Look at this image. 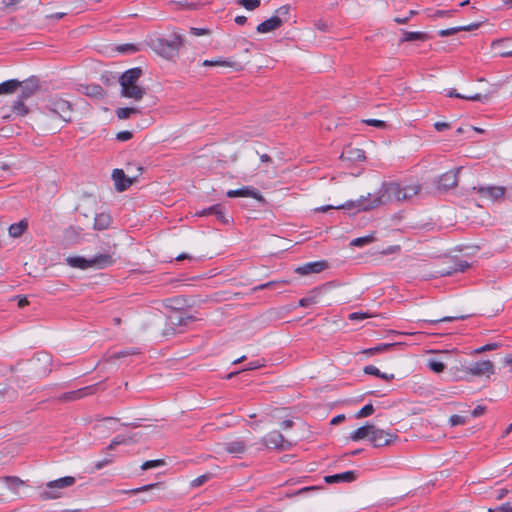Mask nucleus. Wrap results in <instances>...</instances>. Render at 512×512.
<instances>
[{"label":"nucleus","mask_w":512,"mask_h":512,"mask_svg":"<svg viewBox=\"0 0 512 512\" xmlns=\"http://www.w3.org/2000/svg\"><path fill=\"white\" fill-rule=\"evenodd\" d=\"M247 21V18L243 15H239L235 17V23L238 25H244Z\"/></svg>","instance_id":"338daca9"},{"label":"nucleus","mask_w":512,"mask_h":512,"mask_svg":"<svg viewBox=\"0 0 512 512\" xmlns=\"http://www.w3.org/2000/svg\"><path fill=\"white\" fill-rule=\"evenodd\" d=\"M357 477L358 474L356 471H345L334 475H327L324 477V481L327 484L351 483L354 482Z\"/></svg>","instance_id":"f8f14e48"},{"label":"nucleus","mask_w":512,"mask_h":512,"mask_svg":"<svg viewBox=\"0 0 512 512\" xmlns=\"http://www.w3.org/2000/svg\"><path fill=\"white\" fill-rule=\"evenodd\" d=\"M469 267V264L466 261L458 260L455 263V268L453 269V272H464Z\"/></svg>","instance_id":"6e6d98bb"},{"label":"nucleus","mask_w":512,"mask_h":512,"mask_svg":"<svg viewBox=\"0 0 512 512\" xmlns=\"http://www.w3.org/2000/svg\"><path fill=\"white\" fill-rule=\"evenodd\" d=\"M160 486H161V483H152V484L144 485V486H141V487H138V488H134V489H131V490H127V491H124V492L128 493V494L136 495V494L142 493V492H150V491H152L154 489L160 488Z\"/></svg>","instance_id":"2f4dec72"},{"label":"nucleus","mask_w":512,"mask_h":512,"mask_svg":"<svg viewBox=\"0 0 512 512\" xmlns=\"http://www.w3.org/2000/svg\"><path fill=\"white\" fill-rule=\"evenodd\" d=\"M223 448L230 454H242L246 449V444L242 440H233L223 444Z\"/></svg>","instance_id":"6ab92c4d"},{"label":"nucleus","mask_w":512,"mask_h":512,"mask_svg":"<svg viewBox=\"0 0 512 512\" xmlns=\"http://www.w3.org/2000/svg\"><path fill=\"white\" fill-rule=\"evenodd\" d=\"M112 462L111 458H105L95 463V469L100 470Z\"/></svg>","instance_id":"bf43d9fd"},{"label":"nucleus","mask_w":512,"mask_h":512,"mask_svg":"<svg viewBox=\"0 0 512 512\" xmlns=\"http://www.w3.org/2000/svg\"><path fill=\"white\" fill-rule=\"evenodd\" d=\"M227 197L234 198V197H251L254 199H261L260 193L254 189L253 187H243L236 190H229L226 193Z\"/></svg>","instance_id":"f3484780"},{"label":"nucleus","mask_w":512,"mask_h":512,"mask_svg":"<svg viewBox=\"0 0 512 512\" xmlns=\"http://www.w3.org/2000/svg\"><path fill=\"white\" fill-rule=\"evenodd\" d=\"M239 4L247 10H254L260 6V0H239Z\"/></svg>","instance_id":"ea45409f"},{"label":"nucleus","mask_w":512,"mask_h":512,"mask_svg":"<svg viewBox=\"0 0 512 512\" xmlns=\"http://www.w3.org/2000/svg\"><path fill=\"white\" fill-rule=\"evenodd\" d=\"M419 192V186L407 185L401 186L396 182L384 183L380 189L367 196H362L355 201H348L339 206H322L317 211L326 212L331 208L354 210L355 212L369 211L381 205L392 202H402L415 196Z\"/></svg>","instance_id":"f257e3e1"},{"label":"nucleus","mask_w":512,"mask_h":512,"mask_svg":"<svg viewBox=\"0 0 512 512\" xmlns=\"http://www.w3.org/2000/svg\"><path fill=\"white\" fill-rule=\"evenodd\" d=\"M393 346H394V344H379L375 347L364 350L363 353L368 354V355H374L377 353L387 351V350L391 349Z\"/></svg>","instance_id":"f704fd0d"},{"label":"nucleus","mask_w":512,"mask_h":512,"mask_svg":"<svg viewBox=\"0 0 512 512\" xmlns=\"http://www.w3.org/2000/svg\"><path fill=\"white\" fill-rule=\"evenodd\" d=\"M478 27H479V24H477V23L469 24L466 26L452 27L449 29H443V30L438 31V35L440 37H447V36L456 34L457 32H460V31H472V30L477 29Z\"/></svg>","instance_id":"4be33fe9"},{"label":"nucleus","mask_w":512,"mask_h":512,"mask_svg":"<svg viewBox=\"0 0 512 512\" xmlns=\"http://www.w3.org/2000/svg\"><path fill=\"white\" fill-rule=\"evenodd\" d=\"M24 100L23 98L21 97H18L17 100H15L13 102V105H12V112L18 116H25L28 114L29 112V109L27 108V106L24 104Z\"/></svg>","instance_id":"cd10ccee"},{"label":"nucleus","mask_w":512,"mask_h":512,"mask_svg":"<svg viewBox=\"0 0 512 512\" xmlns=\"http://www.w3.org/2000/svg\"><path fill=\"white\" fill-rule=\"evenodd\" d=\"M210 476H211L210 474H204V475H201V476L195 478L192 481V486L199 487V486L203 485L205 482H207L210 479Z\"/></svg>","instance_id":"a18cd8bd"},{"label":"nucleus","mask_w":512,"mask_h":512,"mask_svg":"<svg viewBox=\"0 0 512 512\" xmlns=\"http://www.w3.org/2000/svg\"><path fill=\"white\" fill-rule=\"evenodd\" d=\"M467 373L473 376H486L494 374V365L489 360L477 361L467 368Z\"/></svg>","instance_id":"6e6552de"},{"label":"nucleus","mask_w":512,"mask_h":512,"mask_svg":"<svg viewBox=\"0 0 512 512\" xmlns=\"http://www.w3.org/2000/svg\"><path fill=\"white\" fill-rule=\"evenodd\" d=\"M395 439L396 435L383 429L377 428L375 425H373L369 441L372 443L374 447H383L386 445H390Z\"/></svg>","instance_id":"0eeeda50"},{"label":"nucleus","mask_w":512,"mask_h":512,"mask_svg":"<svg viewBox=\"0 0 512 512\" xmlns=\"http://www.w3.org/2000/svg\"><path fill=\"white\" fill-rule=\"evenodd\" d=\"M286 284L287 281H270V282H267V283H263V284H260L258 286H256L254 288L255 291H259V290H263V289H267V288H270L276 284Z\"/></svg>","instance_id":"09e8293b"},{"label":"nucleus","mask_w":512,"mask_h":512,"mask_svg":"<svg viewBox=\"0 0 512 512\" xmlns=\"http://www.w3.org/2000/svg\"><path fill=\"white\" fill-rule=\"evenodd\" d=\"M6 483H8L9 487H19L24 484V481L21 480L17 476H5L2 478Z\"/></svg>","instance_id":"58836bf2"},{"label":"nucleus","mask_w":512,"mask_h":512,"mask_svg":"<svg viewBox=\"0 0 512 512\" xmlns=\"http://www.w3.org/2000/svg\"><path fill=\"white\" fill-rule=\"evenodd\" d=\"M341 157L347 158L349 160H359V161L365 159L364 152L362 150L352 149V148H349V149L343 151Z\"/></svg>","instance_id":"c85d7f7f"},{"label":"nucleus","mask_w":512,"mask_h":512,"mask_svg":"<svg viewBox=\"0 0 512 512\" xmlns=\"http://www.w3.org/2000/svg\"><path fill=\"white\" fill-rule=\"evenodd\" d=\"M371 317V315L364 312H353L349 315L350 320H364Z\"/></svg>","instance_id":"864d4df0"},{"label":"nucleus","mask_w":512,"mask_h":512,"mask_svg":"<svg viewBox=\"0 0 512 512\" xmlns=\"http://www.w3.org/2000/svg\"><path fill=\"white\" fill-rule=\"evenodd\" d=\"M27 228H28L27 221L21 220L18 223H14V224L10 225V227L8 229L9 235L13 238H18V237L22 236V234L27 230Z\"/></svg>","instance_id":"b1692460"},{"label":"nucleus","mask_w":512,"mask_h":512,"mask_svg":"<svg viewBox=\"0 0 512 512\" xmlns=\"http://www.w3.org/2000/svg\"><path fill=\"white\" fill-rule=\"evenodd\" d=\"M364 372L369 375H374L376 377H380L386 380H391L394 378L393 374L387 375L385 373H382L376 366L368 365L364 367Z\"/></svg>","instance_id":"7c9ffc66"},{"label":"nucleus","mask_w":512,"mask_h":512,"mask_svg":"<svg viewBox=\"0 0 512 512\" xmlns=\"http://www.w3.org/2000/svg\"><path fill=\"white\" fill-rule=\"evenodd\" d=\"M373 241H374V236L367 235L364 237H358V238L353 239L350 244H351V246L363 247L367 244H370Z\"/></svg>","instance_id":"c9c22d12"},{"label":"nucleus","mask_w":512,"mask_h":512,"mask_svg":"<svg viewBox=\"0 0 512 512\" xmlns=\"http://www.w3.org/2000/svg\"><path fill=\"white\" fill-rule=\"evenodd\" d=\"M214 215H215V216L217 217V219H218L221 223H223V224H226V223H228V222H229V220L226 218V216H225V214H224V212H223V208H222V206H221V205H219V207H218V209H217V211L215 212V214H214Z\"/></svg>","instance_id":"5fc2aeb1"},{"label":"nucleus","mask_w":512,"mask_h":512,"mask_svg":"<svg viewBox=\"0 0 512 512\" xmlns=\"http://www.w3.org/2000/svg\"><path fill=\"white\" fill-rule=\"evenodd\" d=\"M220 204H216V205H213L209 208H206V209H203L199 212H196V215L197 216H208V215H214L215 212L217 211L218 207H219Z\"/></svg>","instance_id":"c03bdc74"},{"label":"nucleus","mask_w":512,"mask_h":512,"mask_svg":"<svg viewBox=\"0 0 512 512\" xmlns=\"http://www.w3.org/2000/svg\"><path fill=\"white\" fill-rule=\"evenodd\" d=\"M21 85V81L10 79L0 83V95H8L15 93Z\"/></svg>","instance_id":"aec40b11"},{"label":"nucleus","mask_w":512,"mask_h":512,"mask_svg":"<svg viewBox=\"0 0 512 512\" xmlns=\"http://www.w3.org/2000/svg\"><path fill=\"white\" fill-rule=\"evenodd\" d=\"M474 190H477V192L482 197H487L492 200L501 198L504 195L503 187H497V186L479 187V188L474 187Z\"/></svg>","instance_id":"a211bd4d"},{"label":"nucleus","mask_w":512,"mask_h":512,"mask_svg":"<svg viewBox=\"0 0 512 512\" xmlns=\"http://www.w3.org/2000/svg\"><path fill=\"white\" fill-rule=\"evenodd\" d=\"M262 442L265 446L269 448H284L285 440L283 435L278 431H272L268 433L263 439Z\"/></svg>","instance_id":"2eb2a0df"},{"label":"nucleus","mask_w":512,"mask_h":512,"mask_svg":"<svg viewBox=\"0 0 512 512\" xmlns=\"http://www.w3.org/2000/svg\"><path fill=\"white\" fill-rule=\"evenodd\" d=\"M364 123H366L369 126H374L377 128H385L386 127V123L384 121L378 120V119H367V120H364Z\"/></svg>","instance_id":"3c124183"},{"label":"nucleus","mask_w":512,"mask_h":512,"mask_svg":"<svg viewBox=\"0 0 512 512\" xmlns=\"http://www.w3.org/2000/svg\"><path fill=\"white\" fill-rule=\"evenodd\" d=\"M459 171L460 168L443 173L438 179L437 188L439 190H448L454 188L458 182Z\"/></svg>","instance_id":"9d476101"},{"label":"nucleus","mask_w":512,"mask_h":512,"mask_svg":"<svg viewBox=\"0 0 512 512\" xmlns=\"http://www.w3.org/2000/svg\"><path fill=\"white\" fill-rule=\"evenodd\" d=\"M484 410L485 408L482 407V406H477L473 411H472V416L473 417H478L480 415H482L484 413Z\"/></svg>","instance_id":"69168bd1"},{"label":"nucleus","mask_w":512,"mask_h":512,"mask_svg":"<svg viewBox=\"0 0 512 512\" xmlns=\"http://www.w3.org/2000/svg\"><path fill=\"white\" fill-rule=\"evenodd\" d=\"M328 267L326 261H315L305 263L295 269V272L300 275H309L313 273H320Z\"/></svg>","instance_id":"ddd939ff"},{"label":"nucleus","mask_w":512,"mask_h":512,"mask_svg":"<svg viewBox=\"0 0 512 512\" xmlns=\"http://www.w3.org/2000/svg\"><path fill=\"white\" fill-rule=\"evenodd\" d=\"M98 384L86 386L78 390L63 393L59 400L63 402L75 401L82 399L88 395H92L96 392Z\"/></svg>","instance_id":"1a4fd4ad"},{"label":"nucleus","mask_w":512,"mask_h":512,"mask_svg":"<svg viewBox=\"0 0 512 512\" xmlns=\"http://www.w3.org/2000/svg\"><path fill=\"white\" fill-rule=\"evenodd\" d=\"M141 110L137 107H122L116 110V116L121 119H128L132 115L140 114Z\"/></svg>","instance_id":"bb28decb"},{"label":"nucleus","mask_w":512,"mask_h":512,"mask_svg":"<svg viewBox=\"0 0 512 512\" xmlns=\"http://www.w3.org/2000/svg\"><path fill=\"white\" fill-rule=\"evenodd\" d=\"M44 110L51 116L58 117L65 122H70L73 113V105L62 96L52 95L47 99Z\"/></svg>","instance_id":"20e7f679"},{"label":"nucleus","mask_w":512,"mask_h":512,"mask_svg":"<svg viewBox=\"0 0 512 512\" xmlns=\"http://www.w3.org/2000/svg\"><path fill=\"white\" fill-rule=\"evenodd\" d=\"M289 11H290V6H288V5L281 6L280 8H278L276 10L275 16H280V18H282L283 20H286V17L288 16Z\"/></svg>","instance_id":"8fccbe9b"},{"label":"nucleus","mask_w":512,"mask_h":512,"mask_svg":"<svg viewBox=\"0 0 512 512\" xmlns=\"http://www.w3.org/2000/svg\"><path fill=\"white\" fill-rule=\"evenodd\" d=\"M262 366H263V364L260 363V361H252V362L248 363L247 366L242 371L255 370Z\"/></svg>","instance_id":"13d9d810"},{"label":"nucleus","mask_w":512,"mask_h":512,"mask_svg":"<svg viewBox=\"0 0 512 512\" xmlns=\"http://www.w3.org/2000/svg\"><path fill=\"white\" fill-rule=\"evenodd\" d=\"M169 319L172 324L175 325H186L188 322L192 321L191 316H184V313L180 310H175L173 313L169 316Z\"/></svg>","instance_id":"393cba45"},{"label":"nucleus","mask_w":512,"mask_h":512,"mask_svg":"<svg viewBox=\"0 0 512 512\" xmlns=\"http://www.w3.org/2000/svg\"><path fill=\"white\" fill-rule=\"evenodd\" d=\"M125 439L124 438H120V437H115L112 442L110 443V445L108 446V449H113L115 446L121 444V443H124Z\"/></svg>","instance_id":"e2e57ef3"},{"label":"nucleus","mask_w":512,"mask_h":512,"mask_svg":"<svg viewBox=\"0 0 512 512\" xmlns=\"http://www.w3.org/2000/svg\"><path fill=\"white\" fill-rule=\"evenodd\" d=\"M84 93L91 97H101L103 95V89L100 85H91L85 87Z\"/></svg>","instance_id":"e433bc0d"},{"label":"nucleus","mask_w":512,"mask_h":512,"mask_svg":"<svg viewBox=\"0 0 512 512\" xmlns=\"http://www.w3.org/2000/svg\"><path fill=\"white\" fill-rule=\"evenodd\" d=\"M498 348V344L497 343H489V344H486L484 346H481L477 349H475V353L476 354H480V353H484L486 351H491V350H495Z\"/></svg>","instance_id":"49530a36"},{"label":"nucleus","mask_w":512,"mask_h":512,"mask_svg":"<svg viewBox=\"0 0 512 512\" xmlns=\"http://www.w3.org/2000/svg\"><path fill=\"white\" fill-rule=\"evenodd\" d=\"M374 407L372 404H367L356 413V418H365L373 414Z\"/></svg>","instance_id":"4c0bfd02"},{"label":"nucleus","mask_w":512,"mask_h":512,"mask_svg":"<svg viewBox=\"0 0 512 512\" xmlns=\"http://www.w3.org/2000/svg\"><path fill=\"white\" fill-rule=\"evenodd\" d=\"M463 318H464L463 316H460V317H443V318L435 319V320H421L419 322L420 323L436 324V323H439V322H448V321H452L454 319H463Z\"/></svg>","instance_id":"de8ad7c7"},{"label":"nucleus","mask_w":512,"mask_h":512,"mask_svg":"<svg viewBox=\"0 0 512 512\" xmlns=\"http://www.w3.org/2000/svg\"><path fill=\"white\" fill-rule=\"evenodd\" d=\"M497 512H512V506L506 503L497 508Z\"/></svg>","instance_id":"0e129e2a"},{"label":"nucleus","mask_w":512,"mask_h":512,"mask_svg":"<svg viewBox=\"0 0 512 512\" xmlns=\"http://www.w3.org/2000/svg\"><path fill=\"white\" fill-rule=\"evenodd\" d=\"M427 366L430 370H432L435 373H441L445 369V364L442 361L435 358L429 359L427 362Z\"/></svg>","instance_id":"72a5a7b5"},{"label":"nucleus","mask_w":512,"mask_h":512,"mask_svg":"<svg viewBox=\"0 0 512 512\" xmlns=\"http://www.w3.org/2000/svg\"><path fill=\"white\" fill-rule=\"evenodd\" d=\"M427 39V35L423 32H404L402 42H412V41H425Z\"/></svg>","instance_id":"c756f323"},{"label":"nucleus","mask_w":512,"mask_h":512,"mask_svg":"<svg viewBox=\"0 0 512 512\" xmlns=\"http://www.w3.org/2000/svg\"><path fill=\"white\" fill-rule=\"evenodd\" d=\"M190 32L194 36H203V35H208L209 34V30L208 29L196 28V27H191L190 28Z\"/></svg>","instance_id":"4d7b16f0"},{"label":"nucleus","mask_w":512,"mask_h":512,"mask_svg":"<svg viewBox=\"0 0 512 512\" xmlns=\"http://www.w3.org/2000/svg\"><path fill=\"white\" fill-rule=\"evenodd\" d=\"M118 50L120 52H127V51H132V52H135L137 49L134 45L132 44H129V45H122V46H119L118 47Z\"/></svg>","instance_id":"680f3d73"},{"label":"nucleus","mask_w":512,"mask_h":512,"mask_svg":"<svg viewBox=\"0 0 512 512\" xmlns=\"http://www.w3.org/2000/svg\"><path fill=\"white\" fill-rule=\"evenodd\" d=\"M202 65L203 66L233 67L235 65V63L232 61L224 60L222 58H218L216 60H204Z\"/></svg>","instance_id":"473e14b6"},{"label":"nucleus","mask_w":512,"mask_h":512,"mask_svg":"<svg viewBox=\"0 0 512 512\" xmlns=\"http://www.w3.org/2000/svg\"><path fill=\"white\" fill-rule=\"evenodd\" d=\"M284 20L280 18V16H272L269 19L263 21L257 26V32L259 33H268L276 30L283 24Z\"/></svg>","instance_id":"dca6fc26"},{"label":"nucleus","mask_w":512,"mask_h":512,"mask_svg":"<svg viewBox=\"0 0 512 512\" xmlns=\"http://www.w3.org/2000/svg\"><path fill=\"white\" fill-rule=\"evenodd\" d=\"M449 423L451 426L463 425L466 423V418L460 415H452L449 419Z\"/></svg>","instance_id":"37998d69"},{"label":"nucleus","mask_w":512,"mask_h":512,"mask_svg":"<svg viewBox=\"0 0 512 512\" xmlns=\"http://www.w3.org/2000/svg\"><path fill=\"white\" fill-rule=\"evenodd\" d=\"M132 137H133L132 132H130L128 130L121 131V132L117 133V135H116V139L119 141H122V142L130 140Z\"/></svg>","instance_id":"603ef678"},{"label":"nucleus","mask_w":512,"mask_h":512,"mask_svg":"<svg viewBox=\"0 0 512 512\" xmlns=\"http://www.w3.org/2000/svg\"><path fill=\"white\" fill-rule=\"evenodd\" d=\"M111 224V217L106 213H99L95 216L94 219V228L96 230L102 231L107 229Z\"/></svg>","instance_id":"5701e85b"},{"label":"nucleus","mask_w":512,"mask_h":512,"mask_svg":"<svg viewBox=\"0 0 512 512\" xmlns=\"http://www.w3.org/2000/svg\"><path fill=\"white\" fill-rule=\"evenodd\" d=\"M183 36L179 33H172L168 38L156 37L150 39L149 45L153 51L166 59H172L178 55L183 46Z\"/></svg>","instance_id":"f03ea898"},{"label":"nucleus","mask_w":512,"mask_h":512,"mask_svg":"<svg viewBox=\"0 0 512 512\" xmlns=\"http://www.w3.org/2000/svg\"><path fill=\"white\" fill-rule=\"evenodd\" d=\"M317 302V297L316 295H309L307 297H304V298H301L299 300V306L301 307H308L312 304H315Z\"/></svg>","instance_id":"a19ab883"},{"label":"nucleus","mask_w":512,"mask_h":512,"mask_svg":"<svg viewBox=\"0 0 512 512\" xmlns=\"http://www.w3.org/2000/svg\"><path fill=\"white\" fill-rule=\"evenodd\" d=\"M372 429H373V424H366L362 427H359L358 429H356L355 431H353L350 434V439L352 441H360L365 438L369 439Z\"/></svg>","instance_id":"412c9836"},{"label":"nucleus","mask_w":512,"mask_h":512,"mask_svg":"<svg viewBox=\"0 0 512 512\" xmlns=\"http://www.w3.org/2000/svg\"><path fill=\"white\" fill-rule=\"evenodd\" d=\"M74 483L75 478L72 476L49 481L44 488H40L39 498L43 501L60 498L62 496L61 490L74 485Z\"/></svg>","instance_id":"423d86ee"},{"label":"nucleus","mask_w":512,"mask_h":512,"mask_svg":"<svg viewBox=\"0 0 512 512\" xmlns=\"http://www.w3.org/2000/svg\"><path fill=\"white\" fill-rule=\"evenodd\" d=\"M447 96L470 100V101H483V100L488 99L487 95H482V94H478V93L474 94V95H462L460 93H457L456 90H454V89L448 91Z\"/></svg>","instance_id":"a878e982"},{"label":"nucleus","mask_w":512,"mask_h":512,"mask_svg":"<svg viewBox=\"0 0 512 512\" xmlns=\"http://www.w3.org/2000/svg\"><path fill=\"white\" fill-rule=\"evenodd\" d=\"M449 127H450V125H449L448 123H446V122H436V123L434 124V128H435L437 131H439V132H441V131H444V130L448 129Z\"/></svg>","instance_id":"052dcab7"},{"label":"nucleus","mask_w":512,"mask_h":512,"mask_svg":"<svg viewBox=\"0 0 512 512\" xmlns=\"http://www.w3.org/2000/svg\"><path fill=\"white\" fill-rule=\"evenodd\" d=\"M142 76V70L138 67L132 68L124 72L120 79L121 95L126 98H131L136 101L141 100L146 91L143 87L137 84L139 78Z\"/></svg>","instance_id":"7ed1b4c3"},{"label":"nucleus","mask_w":512,"mask_h":512,"mask_svg":"<svg viewBox=\"0 0 512 512\" xmlns=\"http://www.w3.org/2000/svg\"><path fill=\"white\" fill-rule=\"evenodd\" d=\"M66 263L72 268H78L86 270L94 267L97 269H103L114 263V259L109 254H99L90 259H86L82 256H71L66 258Z\"/></svg>","instance_id":"39448f33"},{"label":"nucleus","mask_w":512,"mask_h":512,"mask_svg":"<svg viewBox=\"0 0 512 512\" xmlns=\"http://www.w3.org/2000/svg\"><path fill=\"white\" fill-rule=\"evenodd\" d=\"M164 464L163 460H149L142 464L141 469L142 470H148L154 467H159Z\"/></svg>","instance_id":"79ce46f5"},{"label":"nucleus","mask_w":512,"mask_h":512,"mask_svg":"<svg viewBox=\"0 0 512 512\" xmlns=\"http://www.w3.org/2000/svg\"><path fill=\"white\" fill-rule=\"evenodd\" d=\"M112 178L115 182V188L119 192L127 190L135 181V178L127 177L122 169H114Z\"/></svg>","instance_id":"9b49d317"},{"label":"nucleus","mask_w":512,"mask_h":512,"mask_svg":"<svg viewBox=\"0 0 512 512\" xmlns=\"http://www.w3.org/2000/svg\"><path fill=\"white\" fill-rule=\"evenodd\" d=\"M344 419H345V416H344V415H342V414H341V415H337V416H335V417L331 420V424H332V425H336V424H338V423L342 422Z\"/></svg>","instance_id":"774afa93"},{"label":"nucleus","mask_w":512,"mask_h":512,"mask_svg":"<svg viewBox=\"0 0 512 512\" xmlns=\"http://www.w3.org/2000/svg\"><path fill=\"white\" fill-rule=\"evenodd\" d=\"M21 93L18 97H21L23 99H28L31 96H33L39 89V82L38 79L35 77H32L30 79H27L25 81H21L20 88Z\"/></svg>","instance_id":"4468645a"}]
</instances>
